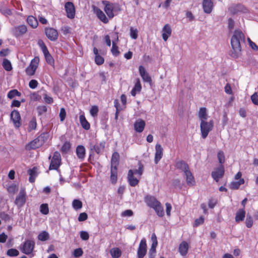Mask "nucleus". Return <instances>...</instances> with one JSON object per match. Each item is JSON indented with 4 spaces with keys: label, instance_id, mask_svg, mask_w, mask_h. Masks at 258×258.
I'll return each instance as SVG.
<instances>
[{
    "label": "nucleus",
    "instance_id": "de8ad7c7",
    "mask_svg": "<svg viewBox=\"0 0 258 258\" xmlns=\"http://www.w3.org/2000/svg\"><path fill=\"white\" fill-rule=\"evenodd\" d=\"M40 211L42 214L47 215L49 213L48 205L47 204H43L41 205Z\"/></svg>",
    "mask_w": 258,
    "mask_h": 258
},
{
    "label": "nucleus",
    "instance_id": "f03ea898",
    "mask_svg": "<svg viewBox=\"0 0 258 258\" xmlns=\"http://www.w3.org/2000/svg\"><path fill=\"white\" fill-rule=\"evenodd\" d=\"M102 4L104 6V11L109 18L111 19L114 16V12L120 10L118 4L110 3L107 1H102Z\"/></svg>",
    "mask_w": 258,
    "mask_h": 258
},
{
    "label": "nucleus",
    "instance_id": "dca6fc26",
    "mask_svg": "<svg viewBox=\"0 0 258 258\" xmlns=\"http://www.w3.org/2000/svg\"><path fill=\"white\" fill-rule=\"evenodd\" d=\"M139 71L144 82L151 84L152 82L151 78L143 66H139Z\"/></svg>",
    "mask_w": 258,
    "mask_h": 258
},
{
    "label": "nucleus",
    "instance_id": "ea45409f",
    "mask_svg": "<svg viewBox=\"0 0 258 258\" xmlns=\"http://www.w3.org/2000/svg\"><path fill=\"white\" fill-rule=\"evenodd\" d=\"M244 182V180L243 179H240L238 181H233L230 184V187L232 189H238L240 185L243 184Z\"/></svg>",
    "mask_w": 258,
    "mask_h": 258
},
{
    "label": "nucleus",
    "instance_id": "79ce46f5",
    "mask_svg": "<svg viewBox=\"0 0 258 258\" xmlns=\"http://www.w3.org/2000/svg\"><path fill=\"white\" fill-rule=\"evenodd\" d=\"M21 93H20L17 90L14 89L10 91L7 95V96L10 99H13L15 96H20Z\"/></svg>",
    "mask_w": 258,
    "mask_h": 258
},
{
    "label": "nucleus",
    "instance_id": "58836bf2",
    "mask_svg": "<svg viewBox=\"0 0 258 258\" xmlns=\"http://www.w3.org/2000/svg\"><path fill=\"white\" fill-rule=\"evenodd\" d=\"M49 238V234L46 231H42L38 235V240L42 241H46V240H48Z\"/></svg>",
    "mask_w": 258,
    "mask_h": 258
},
{
    "label": "nucleus",
    "instance_id": "f3484780",
    "mask_svg": "<svg viewBox=\"0 0 258 258\" xmlns=\"http://www.w3.org/2000/svg\"><path fill=\"white\" fill-rule=\"evenodd\" d=\"M145 202L148 207L153 209L160 203L155 197L150 195H148L145 197Z\"/></svg>",
    "mask_w": 258,
    "mask_h": 258
},
{
    "label": "nucleus",
    "instance_id": "2eb2a0df",
    "mask_svg": "<svg viewBox=\"0 0 258 258\" xmlns=\"http://www.w3.org/2000/svg\"><path fill=\"white\" fill-rule=\"evenodd\" d=\"M93 10L94 13L96 15L97 17L100 21L105 24L108 22V19L102 10L95 6L93 7Z\"/></svg>",
    "mask_w": 258,
    "mask_h": 258
},
{
    "label": "nucleus",
    "instance_id": "4c0bfd02",
    "mask_svg": "<svg viewBox=\"0 0 258 258\" xmlns=\"http://www.w3.org/2000/svg\"><path fill=\"white\" fill-rule=\"evenodd\" d=\"M43 54L45 56V58L48 64L50 66H54V60L51 54L49 53L48 50L46 51V52H43Z\"/></svg>",
    "mask_w": 258,
    "mask_h": 258
},
{
    "label": "nucleus",
    "instance_id": "393cba45",
    "mask_svg": "<svg viewBox=\"0 0 258 258\" xmlns=\"http://www.w3.org/2000/svg\"><path fill=\"white\" fill-rule=\"evenodd\" d=\"M27 31V27L24 25H22L16 27L13 30L14 33L16 36L22 35L25 34Z\"/></svg>",
    "mask_w": 258,
    "mask_h": 258
},
{
    "label": "nucleus",
    "instance_id": "412c9836",
    "mask_svg": "<svg viewBox=\"0 0 258 258\" xmlns=\"http://www.w3.org/2000/svg\"><path fill=\"white\" fill-rule=\"evenodd\" d=\"M155 150L154 161L157 164L162 157L163 149L160 144H157L155 146Z\"/></svg>",
    "mask_w": 258,
    "mask_h": 258
},
{
    "label": "nucleus",
    "instance_id": "4d7b16f0",
    "mask_svg": "<svg viewBox=\"0 0 258 258\" xmlns=\"http://www.w3.org/2000/svg\"><path fill=\"white\" fill-rule=\"evenodd\" d=\"M95 63L98 65H101L104 62V58L100 55L95 56Z\"/></svg>",
    "mask_w": 258,
    "mask_h": 258
},
{
    "label": "nucleus",
    "instance_id": "c9c22d12",
    "mask_svg": "<svg viewBox=\"0 0 258 258\" xmlns=\"http://www.w3.org/2000/svg\"><path fill=\"white\" fill-rule=\"evenodd\" d=\"M119 155L117 152L113 153L111 158V167H117L118 164Z\"/></svg>",
    "mask_w": 258,
    "mask_h": 258
},
{
    "label": "nucleus",
    "instance_id": "e2e57ef3",
    "mask_svg": "<svg viewBox=\"0 0 258 258\" xmlns=\"http://www.w3.org/2000/svg\"><path fill=\"white\" fill-rule=\"evenodd\" d=\"M83 253V251L82 249L81 248H79L77 249H75L74 251V256L75 257H79L82 255Z\"/></svg>",
    "mask_w": 258,
    "mask_h": 258
},
{
    "label": "nucleus",
    "instance_id": "5fc2aeb1",
    "mask_svg": "<svg viewBox=\"0 0 258 258\" xmlns=\"http://www.w3.org/2000/svg\"><path fill=\"white\" fill-rule=\"evenodd\" d=\"M134 174H137L139 176H141L143 172V165L141 163H139V168L138 169L133 170Z\"/></svg>",
    "mask_w": 258,
    "mask_h": 258
},
{
    "label": "nucleus",
    "instance_id": "aec40b11",
    "mask_svg": "<svg viewBox=\"0 0 258 258\" xmlns=\"http://www.w3.org/2000/svg\"><path fill=\"white\" fill-rule=\"evenodd\" d=\"M214 7L212 0H203V8L204 11L206 14H210Z\"/></svg>",
    "mask_w": 258,
    "mask_h": 258
},
{
    "label": "nucleus",
    "instance_id": "c03bdc74",
    "mask_svg": "<svg viewBox=\"0 0 258 258\" xmlns=\"http://www.w3.org/2000/svg\"><path fill=\"white\" fill-rule=\"evenodd\" d=\"M72 206L75 210H78L82 208V203L81 201L75 199L73 201Z\"/></svg>",
    "mask_w": 258,
    "mask_h": 258
},
{
    "label": "nucleus",
    "instance_id": "6ab92c4d",
    "mask_svg": "<svg viewBox=\"0 0 258 258\" xmlns=\"http://www.w3.org/2000/svg\"><path fill=\"white\" fill-rule=\"evenodd\" d=\"M145 121L142 119H138L134 123V129L137 133H142L145 127Z\"/></svg>",
    "mask_w": 258,
    "mask_h": 258
},
{
    "label": "nucleus",
    "instance_id": "7ed1b4c3",
    "mask_svg": "<svg viewBox=\"0 0 258 258\" xmlns=\"http://www.w3.org/2000/svg\"><path fill=\"white\" fill-rule=\"evenodd\" d=\"M35 244V243L33 241L27 240L20 246V249L23 253L26 255L31 254V257H33L34 255L32 252Z\"/></svg>",
    "mask_w": 258,
    "mask_h": 258
},
{
    "label": "nucleus",
    "instance_id": "72a5a7b5",
    "mask_svg": "<svg viewBox=\"0 0 258 258\" xmlns=\"http://www.w3.org/2000/svg\"><path fill=\"white\" fill-rule=\"evenodd\" d=\"M121 253V250L118 247H113L110 250V254L113 258H119Z\"/></svg>",
    "mask_w": 258,
    "mask_h": 258
},
{
    "label": "nucleus",
    "instance_id": "f704fd0d",
    "mask_svg": "<svg viewBox=\"0 0 258 258\" xmlns=\"http://www.w3.org/2000/svg\"><path fill=\"white\" fill-rule=\"evenodd\" d=\"M27 23L33 28H35L37 27L38 23L37 20L32 16H29L27 19Z\"/></svg>",
    "mask_w": 258,
    "mask_h": 258
},
{
    "label": "nucleus",
    "instance_id": "473e14b6",
    "mask_svg": "<svg viewBox=\"0 0 258 258\" xmlns=\"http://www.w3.org/2000/svg\"><path fill=\"white\" fill-rule=\"evenodd\" d=\"M198 116L201 121L206 120L208 118V114L207 113V109L205 107H201L200 108Z\"/></svg>",
    "mask_w": 258,
    "mask_h": 258
},
{
    "label": "nucleus",
    "instance_id": "0eeeda50",
    "mask_svg": "<svg viewBox=\"0 0 258 258\" xmlns=\"http://www.w3.org/2000/svg\"><path fill=\"white\" fill-rule=\"evenodd\" d=\"M39 58L35 57L31 61L29 66L26 69V73L28 76H33L38 67Z\"/></svg>",
    "mask_w": 258,
    "mask_h": 258
},
{
    "label": "nucleus",
    "instance_id": "4be33fe9",
    "mask_svg": "<svg viewBox=\"0 0 258 258\" xmlns=\"http://www.w3.org/2000/svg\"><path fill=\"white\" fill-rule=\"evenodd\" d=\"M184 175L186 178L187 184L190 186L195 185L196 181L191 172L188 170L184 173Z\"/></svg>",
    "mask_w": 258,
    "mask_h": 258
},
{
    "label": "nucleus",
    "instance_id": "423d86ee",
    "mask_svg": "<svg viewBox=\"0 0 258 258\" xmlns=\"http://www.w3.org/2000/svg\"><path fill=\"white\" fill-rule=\"evenodd\" d=\"M44 142V136L41 135L28 144L26 148L29 150L38 148L43 144Z\"/></svg>",
    "mask_w": 258,
    "mask_h": 258
},
{
    "label": "nucleus",
    "instance_id": "cd10ccee",
    "mask_svg": "<svg viewBox=\"0 0 258 258\" xmlns=\"http://www.w3.org/2000/svg\"><path fill=\"white\" fill-rule=\"evenodd\" d=\"M28 172L30 176L29 181L31 183L34 182L36 177L37 176V168L34 167L32 169H29Z\"/></svg>",
    "mask_w": 258,
    "mask_h": 258
},
{
    "label": "nucleus",
    "instance_id": "09e8293b",
    "mask_svg": "<svg viewBox=\"0 0 258 258\" xmlns=\"http://www.w3.org/2000/svg\"><path fill=\"white\" fill-rule=\"evenodd\" d=\"M19 254V251L15 248H11L8 250L7 254L9 256H16Z\"/></svg>",
    "mask_w": 258,
    "mask_h": 258
},
{
    "label": "nucleus",
    "instance_id": "4468645a",
    "mask_svg": "<svg viewBox=\"0 0 258 258\" xmlns=\"http://www.w3.org/2000/svg\"><path fill=\"white\" fill-rule=\"evenodd\" d=\"M47 37L51 41H55L58 36L57 31L53 28H47L45 30Z\"/></svg>",
    "mask_w": 258,
    "mask_h": 258
},
{
    "label": "nucleus",
    "instance_id": "bf43d9fd",
    "mask_svg": "<svg viewBox=\"0 0 258 258\" xmlns=\"http://www.w3.org/2000/svg\"><path fill=\"white\" fill-rule=\"evenodd\" d=\"M98 112V108L97 106L95 105L93 106L90 110V113L91 115L93 117H95L97 116Z\"/></svg>",
    "mask_w": 258,
    "mask_h": 258
},
{
    "label": "nucleus",
    "instance_id": "338daca9",
    "mask_svg": "<svg viewBox=\"0 0 258 258\" xmlns=\"http://www.w3.org/2000/svg\"><path fill=\"white\" fill-rule=\"evenodd\" d=\"M88 218V215L87 214L84 212L80 214L79 217H78V221L80 222L84 221Z\"/></svg>",
    "mask_w": 258,
    "mask_h": 258
},
{
    "label": "nucleus",
    "instance_id": "20e7f679",
    "mask_svg": "<svg viewBox=\"0 0 258 258\" xmlns=\"http://www.w3.org/2000/svg\"><path fill=\"white\" fill-rule=\"evenodd\" d=\"M213 121L212 120L208 122L206 120L201 121L200 128L202 137L203 139H205L208 135L209 132L213 127Z\"/></svg>",
    "mask_w": 258,
    "mask_h": 258
},
{
    "label": "nucleus",
    "instance_id": "8fccbe9b",
    "mask_svg": "<svg viewBox=\"0 0 258 258\" xmlns=\"http://www.w3.org/2000/svg\"><path fill=\"white\" fill-rule=\"evenodd\" d=\"M90 150L92 151H94L96 152L97 153L99 154L101 150L98 144H94L93 143H91L90 145Z\"/></svg>",
    "mask_w": 258,
    "mask_h": 258
},
{
    "label": "nucleus",
    "instance_id": "052dcab7",
    "mask_svg": "<svg viewBox=\"0 0 258 258\" xmlns=\"http://www.w3.org/2000/svg\"><path fill=\"white\" fill-rule=\"evenodd\" d=\"M81 238L83 240H87L89 238V234L87 231H81L80 232Z\"/></svg>",
    "mask_w": 258,
    "mask_h": 258
},
{
    "label": "nucleus",
    "instance_id": "6e6d98bb",
    "mask_svg": "<svg viewBox=\"0 0 258 258\" xmlns=\"http://www.w3.org/2000/svg\"><path fill=\"white\" fill-rule=\"evenodd\" d=\"M71 148V144L69 142H65L61 147V151L62 152H68Z\"/></svg>",
    "mask_w": 258,
    "mask_h": 258
},
{
    "label": "nucleus",
    "instance_id": "49530a36",
    "mask_svg": "<svg viewBox=\"0 0 258 258\" xmlns=\"http://www.w3.org/2000/svg\"><path fill=\"white\" fill-rule=\"evenodd\" d=\"M217 158L219 163L222 165L225 162V155L222 151H219L217 154Z\"/></svg>",
    "mask_w": 258,
    "mask_h": 258
},
{
    "label": "nucleus",
    "instance_id": "b1692460",
    "mask_svg": "<svg viewBox=\"0 0 258 258\" xmlns=\"http://www.w3.org/2000/svg\"><path fill=\"white\" fill-rule=\"evenodd\" d=\"M188 249V244L186 241H182L179 245L178 251L182 256H185Z\"/></svg>",
    "mask_w": 258,
    "mask_h": 258
},
{
    "label": "nucleus",
    "instance_id": "e433bc0d",
    "mask_svg": "<svg viewBox=\"0 0 258 258\" xmlns=\"http://www.w3.org/2000/svg\"><path fill=\"white\" fill-rule=\"evenodd\" d=\"M153 209L159 217H162L164 215L163 207L162 206L161 203L156 205Z\"/></svg>",
    "mask_w": 258,
    "mask_h": 258
},
{
    "label": "nucleus",
    "instance_id": "a19ab883",
    "mask_svg": "<svg viewBox=\"0 0 258 258\" xmlns=\"http://www.w3.org/2000/svg\"><path fill=\"white\" fill-rule=\"evenodd\" d=\"M2 65L5 70L7 71H10L12 70L11 62L6 58L4 59Z\"/></svg>",
    "mask_w": 258,
    "mask_h": 258
},
{
    "label": "nucleus",
    "instance_id": "864d4df0",
    "mask_svg": "<svg viewBox=\"0 0 258 258\" xmlns=\"http://www.w3.org/2000/svg\"><path fill=\"white\" fill-rule=\"evenodd\" d=\"M37 109L38 114L42 115L44 113H45V112H46V111L47 110V108L46 106L42 105V106H38L37 107Z\"/></svg>",
    "mask_w": 258,
    "mask_h": 258
},
{
    "label": "nucleus",
    "instance_id": "680f3d73",
    "mask_svg": "<svg viewBox=\"0 0 258 258\" xmlns=\"http://www.w3.org/2000/svg\"><path fill=\"white\" fill-rule=\"evenodd\" d=\"M44 101L46 103L51 104L53 102V98L47 95L46 94H44L43 95Z\"/></svg>",
    "mask_w": 258,
    "mask_h": 258
},
{
    "label": "nucleus",
    "instance_id": "9b49d317",
    "mask_svg": "<svg viewBox=\"0 0 258 258\" xmlns=\"http://www.w3.org/2000/svg\"><path fill=\"white\" fill-rule=\"evenodd\" d=\"M224 174V168L223 165H221L219 167L214 169L212 172L211 175L213 178L218 182L219 179L222 177Z\"/></svg>",
    "mask_w": 258,
    "mask_h": 258
},
{
    "label": "nucleus",
    "instance_id": "f8f14e48",
    "mask_svg": "<svg viewBox=\"0 0 258 258\" xmlns=\"http://www.w3.org/2000/svg\"><path fill=\"white\" fill-rule=\"evenodd\" d=\"M11 119L13 121L15 127L19 128L21 123V116L19 112L17 110H14L11 113Z\"/></svg>",
    "mask_w": 258,
    "mask_h": 258
},
{
    "label": "nucleus",
    "instance_id": "c85d7f7f",
    "mask_svg": "<svg viewBox=\"0 0 258 258\" xmlns=\"http://www.w3.org/2000/svg\"><path fill=\"white\" fill-rule=\"evenodd\" d=\"M142 89V86L139 79H137L136 83L134 87L131 91V94L133 96H135L137 93H139Z\"/></svg>",
    "mask_w": 258,
    "mask_h": 258
},
{
    "label": "nucleus",
    "instance_id": "c756f323",
    "mask_svg": "<svg viewBox=\"0 0 258 258\" xmlns=\"http://www.w3.org/2000/svg\"><path fill=\"white\" fill-rule=\"evenodd\" d=\"M79 119L82 127L86 130H89L90 128V125L88 121L86 120L85 116L83 114L80 115Z\"/></svg>",
    "mask_w": 258,
    "mask_h": 258
},
{
    "label": "nucleus",
    "instance_id": "a18cd8bd",
    "mask_svg": "<svg viewBox=\"0 0 258 258\" xmlns=\"http://www.w3.org/2000/svg\"><path fill=\"white\" fill-rule=\"evenodd\" d=\"M130 36L133 39H136L138 36V30L133 27L130 28Z\"/></svg>",
    "mask_w": 258,
    "mask_h": 258
},
{
    "label": "nucleus",
    "instance_id": "37998d69",
    "mask_svg": "<svg viewBox=\"0 0 258 258\" xmlns=\"http://www.w3.org/2000/svg\"><path fill=\"white\" fill-rule=\"evenodd\" d=\"M36 119L35 117H33L29 123L28 128L29 132H31V131L35 130L36 128Z\"/></svg>",
    "mask_w": 258,
    "mask_h": 258
},
{
    "label": "nucleus",
    "instance_id": "1a4fd4ad",
    "mask_svg": "<svg viewBox=\"0 0 258 258\" xmlns=\"http://www.w3.org/2000/svg\"><path fill=\"white\" fill-rule=\"evenodd\" d=\"M146 240L145 238L141 239L137 251L138 258H143L147 253Z\"/></svg>",
    "mask_w": 258,
    "mask_h": 258
},
{
    "label": "nucleus",
    "instance_id": "6e6552de",
    "mask_svg": "<svg viewBox=\"0 0 258 258\" xmlns=\"http://www.w3.org/2000/svg\"><path fill=\"white\" fill-rule=\"evenodd\" d=\"M64 9L68 18L72 19L75 18L76 11L75 6L73 3L67 2L64 5Z\"/></svg>",
    "mask_w": 258,
    "mask_h": 258
},
{
    "label": "nucleus",
    "instance_id": "bb28decb",
    "mask_svg": "<svg viewBox=\"0 0 258 258\" xmlns=\"http://www.w3.org/2000/svg\"><path fill=\"white\" fill-rule=\"evenodd\" d=\"M245 217V211L244 209H239L235 215V221L237 223H238L240 221H242L244 220V218Z\"/></svg>",
    "mask_w": 258,
    "mask_h": 258
},
{
    "label": "nucleus",
    "instance_id": "0e129e2a",
    "mask_svg": "<svg viewBox=\"0 0 258 258\" xmlns=\"http://www.w3.org/2000/svg\"><path fill=\"white\" fill-rule=\"evenodd\" d=\"M59 116L60 117V120L61 121H63L65 119L66 116V112L64 108H61L60 109Z\"/></svg>",
    "mask_w": 258,
    "mask_h": 258
},
{
    "label": "nucleus",
    "instance_id": "f257e3e1",
    "mask_svg": "<svg viewBox=\"0 0 258 258\" xmlns=\"http://www.w3.org/2000/svg\"><path fill=\"white\" fill-rule=\"evenodd\" d=\"M245 37L240 30H235L231 39L232 50L230 55L234 58L238 57L241 52V43L244 42Z\"/></svg>",
    "mask_w": 258,
    "mask_h": 258
},
{
    "label": "nucleus",
    "instance_id": "ddd939ff",
    "mask_svg": "<svg viewBox=\"0 0 258 258\" xmlns=\"http://www.w3.org/2000/svg\"><path fill=\"white\" fill-rule=\"evenodd\" d=\"M229 10L232 14H236L238 12L246 13L248 12L247 8L241 4H233L230 6Z\"/></svg>",
    "mask_w": 258,
    "mask_h": 258
},
{
    "label": "nucleus",
    "instance_id": "2f4dec72",
    "mask_svg": "<svg viewBox=\"0 0 258 258\" xmlns=\"http://www.w3.org/2000/svg\"><path fill=\"white\" fill-rule=\"evenodd\" d=\"M117 179V167H111L110 180L112 183L116 182Z\"/></svg>",
    "mask_w": 258,
    "mask_h": 258
},
{
    "label": "nucleus",
    "instance_id": "13d9d810",
    "mask_svg": "<svg viewBox=\"0 0 258 258\" xmlns=\"http://www.w3.org/2000/svg\"><path fill=\"white\" fill-rule=\"evenodd\" d=\"M245 224L247 228H250L252 227L253 225V219L251 216H247L245 220Z\"/></svg>",
    "mask_w": 258,
    "mask_h": 258
},
{
    "label": "nucleus",
    "instance_id": "a211bd4d",
    "mask_svg": "<svg viewBox=\"0 0 258 258\" xmlns=\"http://www.w3.org/2000/svg\"><path fill=\"white\" fill-rule=\"evenodd\" d=\"M172 29L169 24H166L162 29V37L163 39L166 41L171 36Z\"/></svg>",
    "mask_w": 258,
    "mask_h": 258
},
{
    "label": "nucleus",
    "instance_id": "603ef678",
    "mask_svg": "<svg viewBox=\"0 0 258 258\" xmlns=\"http://www.w3.org/2000/svg\"><path fill=\"white\" fill-rule=\"evenodd\" d=\"M151 240L152 241L151 248L156 249L158 244L157 237L155 233H153L151 236Z\"/></svg>",
    "mask_w": 258,
    "mask_h": 258
},
{
    "label": "nucleus",
    "instance_id": "69168bd1",
    "mask_svg": "<svg viewBox=\"0 0 258 258\" xmlns=\"http://www.w3.org/2000/svg\"><path fill=\"white\" fill-rule=\"evenodd\" d=\"M38 83L35 80H31L29 83V86L32 89H35L38 86Z\"/></svg>",
    "mask_w": 258,
    "mask_h": 258
},
{
    "label": "nucleus",
    "instance_id": "a878e982",
    "mask_svg": "<svg viewBox=\"0 0 258 258\" xmlns=\"http://www.w3.org/2000/svg\"><path fill=\"white\" fill-rule=\"evenodd\" d=\"M85 148L82 145H79L76 148V154L79 159L83 160L85 157Z\"/></svg>",
    "mask_w": 258,
    "mask_h": 258
},
{
    "label": "nucleus",
    "instance_id": "39448f33",
    "mask_svg": "<svg viewBox=\"0 0 258 258\" xmlns=\"http://www.w3.org/2000/svg\"><path fill=\"white\" fill-rule=\"evenodd\" d=\"M61 164V156L60 153L56 151L54 153L51 159L49 167V170H55L59 172L58 168Z\"/></svg>",
    "mask_w": 258,
    "mask_h": 258
},
{
    "label": "nucleus",
    "instance_id": "774afa93",
    "mask_svg": "<svg viewBox=\"0 0 258 258\" xmlns=\"http://www.w3.org/2000/svg\"><path fill=\"white\" fill-rule=\"evenodd\" d=\"M251 99L254 104L258 105V95L256 93H254L251 96Z\"/></svg>",
    "mask_w": 258,
    "mask_h": 258
},
{
    "label": "nucleus",
    "instance_id": "7c9ffc66",
    "mask_svg": "<svg viewBox=\"0 0 258 258\" xmlns=\"http://www.w3.org/2000/svg\"><path fill=\"white\" fill-rule=\"evenodd\" d=\"M176 167L177 169L182 170L184 173L189 170V167L187 164L183 161H178L176 164Z\"/></svg>",
    "mask_w": 258,
    "mask_h": 258
},
{
    "label": "nucleus",
    "instance_id": "5701e85b",
    "mask_svg": "<svg viewBox=\"0 0 258 258\" xmlns=\"http://www.w3.org/2000/svg\"><path fill=\"white\" fill-rule=\"evenodd\" d=\"M134 172L133 170H130L128 171L127 178L129 184L132 186H136L139 182L138 179L134 176Z\"/></svg>",
    "mask_w": 258,
    "mask_h": 258
},
{
    "label": "nucleus",
    "instance_id": "9d476101",
    "mask_svg": "<svg viewBox=\"0 0 258 258\" xmlns=\"http://www.w3.org/2000/svg\"><path fill=\"white\" fill-rule=\"evenodd\" d=\"M26 192L24 189L20 190L18 195L16 197L15 203L18 207H23L26 202Z\"/></svg>",
    "mask_w": 258,
    "mask_h": 258
},
{
    "label": "nucleus",
    "instance_id": "3c124183",
    "mask_svg": "<svg viewBox=\"0 0 258 258\" xmlns=\"http://www.w3.org/2000/svg\"><path fill=\"white\" fill-rule=\"evenodd\" d=\"M111 51L112 54L115 56H117L119 54V51L118 49V46L113 41L112 42V46Z\"/></svg>",
    "mask_w": 258,
    "mask_h": 258
}]
</instances>
